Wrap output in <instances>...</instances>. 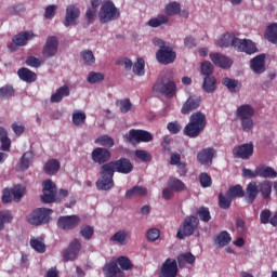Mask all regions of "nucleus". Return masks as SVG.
Instances as JSON below:
<instances>
[{"mask_svg": "<svg viewBox=\"0 0 277 277\" xmlns=\"http://www.w3.org/2000/svg\"><path fill=\"white\" fill-rule=\"evenodd\" d=\"M14 87L6 84L0 88V101H8L14 96Z\"/></svg>", "mask_w": 277, "mask_h": 277, "instance_id": "45", "label": "nucleus"}, {"mask_svg": "<svg viewBox=\"0 0 277 277\" xmlns=\"http://www.w3.org/2000/svg\"><path fill=\"white\" fill-rule=\"evenodd\" d=\"M80 235L85 239L87 241H90L92 237H94V227L90 225H84L80 228Z\"/></svg>", "mask_w": 277, "mask_h": 277, "instance_id": "52", "label": "nucleus"}, {"mask_svg": "<svg viewBox=\"0 0 277 277\" xmlns=\"http://www.w3.org/2000/svg\"><path fill=\"white\" fill-rule=\"evenodd\" d=\"M96 187L100 192H109L114 187V171L106 164H103L100 169Z\"/></svg>", "mask_w": 277, "mask_h": 277, "instance_id": "8", "label": "nucleus"}, {"mask_svg": "<svg viewBox=\"0 0 277 277\" xmlns=\"http://www.w3.org/2000/svg\"><path fill=\"white\" fill-rule=\"evenodd\" d=\"M135 196H140L141 198L148 196V188L144 186H134L126 192V198L128 199L135 198Z\"/></svg>", "mask_w": 277, "mask_h": 277, "instance_id": "30", "label": "nucleus"}, {"mask_svg": "<svg viewBox=\"0 0 277 277\" xmlns=\"http://www.w3.org/2000/svg\"><path fill=\"white\" fill-rule=\"evenodd\" d=\"M176 82L163 77H159L153 85V92L155 94H161L167 98H174V96H176Z\"/></svg>", "mask_w": 277, "mask_h": 277, "instance_id": "4", "label": "nucleus"}, {"mask_svg": "<svg viewBox=\"0 0 277 277\" xmlns=\"http://www.w3.org/2000/svg\"><path fill=\"white\" fill-rule=\"evenodd\" d=\"M260 194L259 184L254 181L250 182L247 185L245 200L248 205H254V200H256Z\"/></svg>", "mask_w": 277, "mask_h": 277, "instance_id": "22", "label": "nucleus"}, {"mask_svg": "<svg viewBox=\"0 0 277 277\" xmlns=\"http://www.w3.org/2000/svg\"><path fill=\"white\" fill-rule=\"evenodd\" d=\"M199 180H200V185L203 188L211 187V185H213V180H211L209 173H206V172L201 173L199 175Z\"/></svg>", "mask_w": 277, "mask_h": 277, "instance_id": "59", "label": "nucleus"}, {"mask_svg": "<svg viewBox=\"0 0 277 277\" xmlns=\"http://www.w3.org/2000/svg\"><path fill=\"white\" fill-rule=\"evenodd\" d=\"M217 81L215 80V78L213 76H206L203 78V82H202V90L207 93V94H213V92H215V90H217Z\"/></svg>", "mask_w": 277, "mask_h": 277, "instance_id": "29", "label": "nucleus"}, {"mask_svg": "<svg viewBox=\"0 0 277 277\" xmlns=\"http://www.w3.org/2000/svg\"><path fill=\"white\" fill-rule=\"evenodd\" d=\"M105 164L113 171V174H115V172L119 174H131L133 172V162H131L129 158H120Z\"/></svg>", "mask_w": 277, "mask_h": 277, "instance_id": "10", "label": "nucleus"}, {"mask_svg": "<svg viewBox=\"0 0 277 277\" xmlns=\"http://www.w3.org/2000/svg\"><path fill=\"white\" fill-rule=\"evenodd\" d=\"M100 23H111L120 18V9L116 8L111 1L107 0L102 3L98 13Z\"/></svg>", "mask_w": 277, "mask_h": 277, "instance_id": "6", "label": "nucleus"}, {"mask_svg": "<svg viewBox=\"0 0 277 277\" xmlns=\"http://www.w3.org/2000/svg\"><path fill=\"white\" fill-rule=\"evenodd\" d=\"M245 42H246V39H239V38L235 37V35H234V37L232 39V47H233V49H235V51L241 52L243 49Z\"/></svg>", "mask_w": 277, "mask_h": 277, "instance_id": "63", "label": "nucleus"}, {"mask_svg": "<svg viewBox=\"0 0 277 277\" xmlns=\"http://www.w3.org/2000/svg\"><path fill=\"white\" fill-rule=\"evenodd\" d=\"M233 155L236 159H243L247 161L254 155V144L253 143H245L242 145L236 146L233 149Z\"/></svg>", "mask_w": 277, "mask_h": 277, "instance_id": "15", "label": "nucleus"}, {"mask_svg": "<svg viewBox=\"0 0 277 277\" xmlns=\"http://www.w3.org/2000/svg\"><path fill=\"white\" fill-rule=\"evenodd\" d=\"M236 229L238 235H246L248 228L246 227V222L241 217L236 219Z\"/></svg>", "mask_w": 277, "mask_h": 277, "instance_id": "61", "label": "nucleus"}, {"mask_svg": "<svg viewBox=\"0 0 277 277\" xmlns=\"http://www.w3.org/2000/svg\"><path fill=\"white\" fill-rule=\"evenodd\" d=\"M236 116L240 120L242 131L248 133L254 129V120H252L254 108L250 104L239 106L236 110Z\"/></svg>", "mask_w": 277, "mask_h": 277, "instance_id": "3", "label": "nucleus"}, {"mask_svg": "<svg viewBox=\"0 0 277 277\" xmlns=\"http://www.w3.org/2000/svg\"><path fill=\"white\" fill-rule=\"evenodd\" d=\"M169 21L170 18L168 17V15L160 14L157 17L150 18L147 22V25L149 27L157 28V27H161V25H167Z\"/></svg>", "mask_w": 277, "mask_h": 277, "instance_id": "39", "label": "nucleus"}, {"mask_svg": "<svg viewBox=\"0 0 277 277\" xmlns=\"http://www.w3.org/2000/svg\"><path fill=\"white\" fill-rule=\"evenodd\" d=\"M251 69L255 75H263L265 72V54H259L251 60Z\"/></svg>", "mask_w": 277, "mask_h": 277, "instance_id": "23", "label": "nucleus"}, {"mask_svg": "<svg viewBox=\"0 0 277 277\" xmlns=\"http://www.w3.org/2000/svg\"><path fill=\"white\" fill-rule=\"evenodd\" d=\"M81 11L75 4H70L66 9V16L64 21L65 27H70V25H77V19L80 16Z\"/></svg>", "mask_w": 277, "mask_h": 277, "instance_id": "19", "label": "nucleus"}, {"mask_svg": "<svg viewBox=\"0 0 277 277\" xmlns=\"http://www.w3.org/2000/svg\"><path fill=\"white\" fill-rule=\"evenodd\" d=\"M129 142H131V144H133V142L137 144H140V142H153V134L146 130L132 129L129 131Z\"/></svg>", "mask_w": 277, "mask_h": 277, "instance_id": "18", "label": "nucleus"}, {"mask_svg": "<svg viewBox=\"0 0 277 277\" xmlns=\"http://www.w3.org/2000/svg\"><path fill=\"white\" fill-rule=\"evenodd\" d=\"M105 277H118V274H121L122 271L118 267V263L110 261L106 263L103 267Z\"/></svg>", "mask_w": 277, "mask_h": 277, "instance_id": "26", "label": "nucleus"}, {"mask_svg": "<svg viewBox=\"0 0 277 277\" xmlns=\"http://www.w3.org/2000/svg\"><path fill=\"white\" fill-rule=\"evenodd\" d=\"M61 164L57 159H50L45 162L43 170L44 173L49 176H53V174H57L60 172Z\"/></svg>", "mask_w": 277, "mask_h": 277, "instance_id": "31", "label": "nucleus"}, {"mask_svg": "<svg viewBox=\"0 0 277 277\" xmlns=\"http://www.w3.org/2000/svg\"><path fill=\"white\" fill-rule=\"evenodd\" d=\"M213 157H215V149L213 147L203 148L197 155V161L201 166H211L213 163Z\"/></svg>", "mask_w": 277, "mask_h": 277, "instance_id": "20", "label": "nucleus"}, {"mask_svg": "<svg viewBox=\"0 0 277 277\" xmlns=\"http://www.w3.org/2000/svg\"><path fill=\"white\" fill-rule=\"evenodd\" d=\"M201 103H202V98H200V96L198 95L188 96V98L186 100V102L183 104L181 108V114H183L184 116H187L192 114V111H196V109L200 107Z\"/></svg>", "mask_w": 277, "mask_h": 277, "instance_id": "17", "label": "nucleus"}, {"mask_svg": "<svg viewBox=\"0 0 277 277\" xmlns=\"http://www.w3.org/2000/svg\"><path fill=\"white\" fill-rule=\"evenodd\" d=\"M130 235L129 232L120 229L110 237V241H116L120 246H127V237Z\"/></svg>", "mask_w": 277, "mask_h": 277, "instance_id": "40", "label": "nucleus"}, {"mask_svg": "<svg viewBox=\"0 0 277 277\" xmlns=\"http://www.w3.org/2000/svg\"><path fill=\"white\" fill-rule=\"evenodd\" d=\"M146 62L144 61V58H137V62L132 67L134 75H136L137 77H144L146 72L144 70Z\"/></svg>", "mask_w": 277, "mask_h": 277, "instance_id": "46", "label": "nucleus"}, {"mask_svg": "<svg viewBox=\"0 0 277 277\" xmlns=\"http://www.w3.org/2000/svg\"><path fill=\"white\" fill-rule=\"evenodd\" d=\"M258 189L263 200H269L272 198V183L269 181L259 183Z\"/></svg>", "mask_w": 277, "mask_h": 277, "instance_id": "32", "label": "nucleus"}, {"mask_svg": "<svg viewBox=\"0 0 277 277\" xmlns=\"http://www.w3.org/2000/svg\"><path fill=\"white\" fill-rule=\"evenodd\" d=\"M11 194L14 202H21V198H23V188L21 186H15L14 188H11Z\"/></svg>", "mask_w": 277, "mask_h": 277, "instance_id": "64", "label": "nucleus"}, {"mask_svg": "<svg viewBox=\"0 0 277 277\" xmlns=\"http://www.w3.org/2000/svg\"><path fill=\"white\" fill-rule=\"evenodd\" d=\"M79 252H81V242L79 239L75 238L67 249L63 250V261L64 263H68V261H77L79 256Z\"/></svg>", "mask_w": 277, "mask_h": 277, "instance_id": "12", "label": "nucleus"}, {"mask_svg": "<svg viewBox=\"0 0 277 277\" xmlns=\"http://www.w3.org/2000/svg\"><path fill=\"white\" fill-rule=\"evenodd\" d=\"M230 205H233V199L230 197L224 196V194H219V207L220 209H230Z\"/></svg>", "mask_w": 277, "mask_h": 277, "instance_id": "54", "label": "nucleus"}, {"mask_svg": "<svg viewBox=\"0 0 277 277\" xmlns=\"http://www.w3.org/2000/svg\"><path fill=\"white\" fill-rule=\"evenodd\" d=\"M134 156L136 159L143 161V163H150V161H153V155L144 149H136Z\"/></svg>", "mask_w": 277, "mask_h": 277, "instance_id": "48", "label": "nucleus"}, {"mask_svg": "<svg viewBox=\"0 0 277 277\" xmlns=\"http://www.w3.org/2000/svg\"><path fill=\"white\" fill-rule=\"evenodd\" d=\"M258 176L262 179H276L277 172L272 167L262 166L258 168Z\"/></svg>", "mask_w": 277, "mask_h": 277, "instance_id": "36", "label": "nucleus"}, {"mask_svg": "<svg viewBox=\"0 0 277 277\" xmlns=\"http://www.w3.org/2000/svg\"><path fill=\"white\" fill-rule=\"evenodd\" d=\"M168 185L173 192H184L185 189V183L173 176L169 177Z\"/></svg>", "mask_w": 277, "mask_h": 277, "instance_id": "43", "label": "nucleus"}, {"mask_svg": "<svg viewBox=\"0 0 277 277\" xmlns=\"http://www.w3.org/2000/svg\"><path fill=\"white\" fill-rule=\"evenodd\" d=\"M226 196L227 198L235 200V198H243V196H246V192L243 190V186L237 184L228 188Z\"/></svg>", "mask_w": 277, "mask_h": 277, "instance_id": "34", "label": "nucleus"}, {"mask_svg": "<svg viewBox=\"0 0 277 277\" xmlns=\"http://www.w3.org/2000/svg\"><path fill=\"white\" fill-rule=\"evenodd\" d=\"M0 220L4 224H12V220H14V216H12V212L10 210H2L0 211Z\"/></svg>", "mask_w": 277, "mask_h": 277, "instance_id": "62", "label": "nucleus"}, {"mask_svg": "<svg viewBox=\"0 0 277 277\" xmlns=\"http://www.w3.org/2000/svg\"><path fill=\"white\" fill-rule=\"evenodd\" d=\"M272 210H262L260 213V224H272Z\"/></svg>", "mask_w": 277, "mask_h": 277, "instance_id": "57", "label": "nucleus"}, {"mask_svg": "<svg viewBox=\"0 0 277 277\" xmlns=\"http://www.w3.org/2000/svg\"><path fill=\"white\" fill-rule=\"evenodd\" d=\"M200 220L195 215L186 216L184 222L180 225L176 237L177 239H185V237H192L196 233Z\"/></svg>", "mask_w": 277, "mask_h": 277, "instance_id": "9", "label": "nucleus"}, {"mask_svg": "<svg viewBox=\"0 0 277 277\" xmlns=\"http://www.w3.org/2000/svg\"><path fill=\"white\" fill-rule=\"evenodd\" d=\"M210 60L215 66H219V68L226 69L233 66V61L228 56L221 53H211Z\"/></svg>", "mask_w": 277, "mask_h": 277, "instance_id": "21", "label": "nucleus"}, {"mask_svg": "<svg viewBox=\"0 0 277 277\" xmlns=\"http://www.w3.org/2000/svg\"><path fill=\"white\" fill-rule=\"evenodd\" d=\"M197 215L199 216V220L206 224L211 222V211H209V208L207 207H200L197 210Z\"/></svg>", "mask_w": 277, "mask_h": 277, "instance_id": "51", "label": "nucleus"}, {"mask_svg": "<svg viewBox=\"0 0 277 277\" xmlns=\"http://www.w3.org/2000/svg\"><path fill=\"white\" fill-rule=\"evenodd\" d=\"M116 263H118L123 272H129V269H133V263H131V260L124 255L119 256Z\"/></svg>", "mask_w": 277, "mask_h": 277, "instance_id": "50", "label": "nucleus"}, {"mask_svg": "<svg viewBox=\"0 0 277 277\" xmlns=\"http://www.w3.org/2000/svg\"><path fill=\"white\" fill-rule=\"evenodd\" d=\"M70 96V88L68 85L60 87L55 93H53L50 97L51 103H62L64 97Z\"/></svg>", "mask_w": 277, "mask_h": 277, "instance_id": "25", "label": "nucleus"}, {"mask_svg": "<svg viewBox=\"0 0 277 277\" xmlns=\"http://www.w3.org/2000/svg\"><path fill=\"white\" fill-rule=\"evenodd\" d=\"M85 113L83 111H77L72 114V122L76 124V127H79L85 122Z\"/></svg>", "mask_w": 277, "mask_h": 277, "instance_id": "58", "label": "nucleus"}, {"mask_svg": "<svg viewBox=\"0 0 277 277\" xmlns=\"http://www.w3.org/2000/svg\"><path fill=\"white\" fill-rule=\"evenodd\" d=\"M201 75L206 77H213V64H211V62L206 61L201 63Z\"/></svg>", "mask_w": 277, "mask_h": 277, "instance_id": "56", "label": "nucleus"}, {"mask_svg": "<svg viewBox=\"0 0 277 277\" xmlns=\"http://www.w3.org/2000/svg\"><path fill=\"white\" fill-rule=\"evenodd\" d=\"M164 12L167 16H176V14H181V3L174 1L166 5Z\"/></svg>", "mask_w": 277, "mask_h": 277, "instance_id": "44", "label": "nucleus"}, {"mask_svg": "<svg viewBox=\"0 0 277 277\" xmlns=\"http://www.w3.org/2000/svg\"><path fill=\"white\" fill-rule=\"evenodd\" d=\"M156 60H158L159 64H163L168 66V64H174L176 61V52L172 50L170 47H162L156 53Z\"/></svg>", "mask_w": 277, "mask_h": 277, "instance_id": "13", "label": "nucleus"}, {"mask_svg": "<svg viewBox=\"0 0 277 277\" xmlns=\"http://www.w3.org/2000/svg\"><path fill=\"white\" fill-rule=\"evenodd\" d=\"M17 76L21 81H25V83H34L38 79V75L27 67L19 68L17 70Z\"/></svg>", "mask_w": 277, "mask_h": 277, "instance_id": "24", "label": "nucleus"}, {"mask_svg": "<svg viewBox=\"0 0 277 277\" xmlns=\"http://www.w3.org/2000/svg\"><path fill=\"white\" fill-rule=\"evenodd\" d=\"M240 53H247V55H254V53H259V49H256V44L252 40L245 39Z\"/></svg>", "mask_w": 277, "mask_h": 277, "instance_id": "41", "label": "nucleus"}, {"mask_svg": "<svg viewBox=\"0 0 277 277\" xmlns=\"http://www.w3.org/2000/svg\"><path fill=\"white\" fill-rule=\"evenodd\" d=\"M42 185L43 195L41 196V200L44 205H51V202H57V200H62V198H68V190L64 188L58 190L57 197V186L51 180L43 181Z\"/></svg>", "mask_w": 277, "mask_h": 277, "instance_id": "2", "label": "nucleus"}, {"mask_svg": "<svg viewBox=\"0 0 277 277\" xmlns=\"http://www.w3.org/2000/svg\"><path fill=\"white\" fill-rule=\"evenodd\" d=\"M31 159H34V154L31 151H26L21 158L17 170L19 172H25V170H28L29 166H31Z\"/></svg>", "mask_w": 277, "mask_h": 277, "instance_id": "35", "label": "nucleus"}, {"mask_svg": "<svg viewBox=\"0 0 277 277\" xmlns=\"http://www.w3.org/2000/svg\"><path fill=\"white\" fill-rule=\"evenodd\" d=\"M104 80H105V75L96 71H90L87 78V81L89 83H101V81H104Z\"/></svg>", "mask_w": 277, "mask_h": 277, "instance_id": "53", "label": "nucleus"}, {"mask_svg": "<svg viewBox=\"0 0 277 277\" xmlns=\"http://www.w3.org/2000/svg\"><path fill=\"white\" fill-rule=\"evenodd\" d=\"M34 36L31 31L19 32L13 37L12 41L16 47H25L29 42V38H34Z\"/></svg>", "mask_w": 277, "mask_h": 277, "instance_id": "28", "label": "nucleus"}, {"mask_svg": "<svg viewBox=\"0 0 277 277\" xmlns=\"http://www.w3.org/2000/svg\"><path fill=\"white\" fill-rule=\"evenodd\" d=\"M266 36H267V40L272 42V44H277V24L276 23L267 27Z\"/></svg>", "mask_w": 277, "mask_h": 277, "instance_id": "47", "label": "nucleus"}, {"mask_svg": "<svg viewBox=\"0 0 277 277\" xmlns=\"http://www.w3.org/2000/svg\"><path fill=\"white\" fill-rule=\"evenodd\" d=\"M30 248L35 250V252H38L39 254H44L47 252V245H44V241L40 238H30Z\"/></svg>", "mask_w": 277, "mask_h": 277, "instance_id": "38", "label": "nucleus"}, {"mask_svg": "<svg viewBox=\"0 0 277 277\" xmlns=\"http://www.w3.org/2000/svg\"><path fill=\"white\" fill-rule=\"evenodd\" d=\"M58 49H60V41L57 40V37L55 36L48 37L42 50V55L48 60L51 57H55L57 55Z\"/></svg>", "mask_w": 277, "mask_h": 277, "instance_id": "16", "label": "nucleus"}, {"mask_svg": "<svg viewBox=\"0 0 277 277\" xmlns=\"http://www.w3.org/2000/svg\"><path fill=\"white\" fill-rule=\"evenodd\" d=\"M56 224L61 230H75L81 224V217L75 214L60 216Z\"/></svg>", "mask_w": 277, "mask_h": 277, "instance_id": "11", "label": "nucleus"}, {"mask_svg": "<svg viewBox=\"0 0 277 277\" xmlns=\"http://www.w3.org/2000/svg\"><path fill=\"white\" fill-rule=\"evenodd\" d=\"M52 209L37 208L30 214L27 215L26 222L31 226H42V224H49L51 222Z\"/></svg>", "mask_w": 277, "mask_h": 277, "instance_id": "7", "label": "nucleus"}, {"mask_svg": "<svg viewBox=\"0 0 277 277\" xmlns=\"http://www.w3.org/2000/svg\"><path fill=\"white\" fill-rule=\"evenodd\" d=\"M95 144H100V146H105V148H113L115 143L111 136L104 134L95 140Z\"/></svg>", "mask_w": 277, "mask_h": 277, "instance_id": "49", "label": "nucleus"}, {"mask_svg": "<svg viewBox=\"0 0 277 277\" xmlns=\"http://www.w3.org/2000/svg\"><path fill=\"white\" fill-rule=\"evenodd\" d=\"M117 103H119L120 105L121 114H129V111H131V107H132L131 100L126 98V100L118 101Z\"/></svg>", "mask_w": 277, "mask_h": 277, "instance_id": "60", "label": "nucleus"}, {"mask_svg": "<svg viewBox=\"0 0 277 277\" xmlns=\"http://www.w3.org/2000/svg\"><path fill=\"white\" fill-rule=\"evenodd\" d=\"M186 261L183 254L177 256V262L174 259L168 258L161 265L159 277H177L179 265L183 267Z\"/></svg>", "mask_w": 277, "mask_h": 277, "instance_id": "5", "label": "nucleus"}, {"mask_svg": "<svg viewBox=\"0 0 277 277\" xmlns=\"http://www.w3.org/2000/svg\"><path fill=\"white\" fill-rule=\"evenodd\" d=\"M234 34L233 32H227L222 35L217 41H216V45L220 47L221 49H228V47L233 45V38H234Z\"/></svg>", "mask_w": 277, "mask_h": 277, "instance_id": "37", "label": "nucleus"}, {"mask_svg": "<svg viewBox=\"0 0 277 277\" xmlns=\"http://www.w3.org/2000/svg\"><path fill=\"white\" fill-rule=\"evenodd\" d=\"M230 241H233L230 234L226 230H223L214 238V246L216 248H226Z\"/></svg>", "mask_w": 277, "mask_h": 277, "instance_id": "27", "label": "nucleus"}, {"mask_svg": "<svg viewBox=\"0 0 277 277\" xmlns=\"http://www.w3.org/2000/svg\"><path fill=\"white\" fill-rule=\"evenodd\" d=\"M222 84L227 88L228 92L235 93L241 90V82L239 80H235L228 77L222 79Z\"/></svg>", "mask_w": 277, "mask_h": 277, "instance_id": "33", "label": "nucleus"}, {"mask_svg": "<svg viewBox=\"0 0 277 277\" xmlns=\"http://www.w3.org/2000/svg\"><path fill=\"white\" fill-rule=\"evenodd\" d=\"M80 57L84 64V66H92L94 62H96V57H94V52L92 50H83L80 53Z\"/></svg>", "mask_w": 277, "mask_h": 277, "instance_id": "42", "label": "nucleus"}, {"mask_svg": "<svg viewBox=\"0 0 277 277\" xmlns=\"http://www.w3.org/2000/svg\"><path fill=\"white\" fill-rule=\"evenodd\" d=\"M207 129V115L196 111L189 117V122L184 128L186 137H198Z\"/></svg>", "mask_w": 277, "mask_h": 277, "instance_id": "1", "label": "nucleus"}, {"mask_svg": "<svg viewBox=\"0 0 277 277\" xmlns=\"http://www.w3.org/2000/svg\"><path fill=\"white\" fill-rule=\"evenodd\" d=\"M91 159L97 166H105L111 159V151L105 147H96L91 153Z\"/></svg>", "mask_w": 277, "mask_h": 277, "instance_id": "14", "label": "nucleus"}, {"mask_svg": "<svg viewBox=\"0 0 277 277\" xmlns=\"http://www.w3.org/2000/svg\"><path fill=\"white\" fill-rule=\"evenodd\" d=\"M167 129L171 135H177V133H181L183 126L179 121H171L167 124Z\"/></svg>", "mask_w": 277, "mask_h": 277, "instance_id": "55", "label": "nucleus"}]
</instances>
